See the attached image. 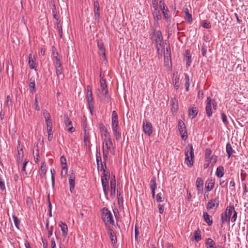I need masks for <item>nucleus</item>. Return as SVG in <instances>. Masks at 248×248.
Wrapping results in <instances>:
<instances>
[{
    "label": "nucleus",
    "mask_w": 248,
    "mask_h": 248,
    "mask_svg": "<svg viewBox=\"0 0 248 248\" xmlns=\"http://www.w3.org/2000/svg\"><path fill=\"white\" fill-rule=\"evenodd\" d=\"M185 163L189 167H191L193 165L194 159V154L193 146L191 144H188L185 151Z\"/></svg>",
    "instance_id": "obj_1"
},
{
    "label": "nucleus",
    "mask_w": 248,
    "mask_h": 248,
    "mask_svg": "<svg viewBox=\"0 0 248 248\" xmlns=\"http://www.w3.org/2000/svg\"><path fill=\"white\" fill-rule=\"evenodd\" d=\"M234 209V207L233 205H230L226 207L225 211L221 214L220 222L222 224L225 222H230L231 216Z\"/></svg>",
    "instance_id": "obj_2"
},
{
    "label": "nucleus",
    "mask_w": 248,
    "mask_h": 248,
    "mask_svg": "<svg viewBox=\"0 0 248 248\" xmlns=\"http://www.w3.org/2000/svg\"><path fill=\"white\" fill-rule=\"evenodd\" d=\"M102 219L106 226L109 224L114 225V221L111 212L107 208H104L102 212Z\"/></svg>",
    "instance_id": "obj_3"
},
{
    "label": "nucleus",
    "mask_w": 248,
    "mask_h": 248,
    "mask_svg": "<svg viewBox=\"0 0 248 248\" xmlns=\"http://www.w3.org/2000/svg\"><path fill=\"white\" fill-rule=\"evenodd\" d=\"M151 30L152 31V34L151 39L152 42L155 43L156 45L159 44L161 46V43L163 41V36L161 31H158L156 32L154 28H152Z\"/></svg>",
    "instance_id": "obj_4"
},
{
    "label": "nucleus",
    "mask_w": 248,
    "mask_h": 248,
    "mask_svg": "<svg viewBox=\"0 0 248 248\" xmlns=\"http://www.w3.org/2000/svg\"><path fill=\"white\" fill-rule=\"evenodd\" d=\"M87 100L89 105V108L90 113L93 115L94 106H93V93L92 91V88L90 86L88 85L87 87Z\"/></svg>",
    "instance_id": "obj_5"
},
{
    "label": "nucleus",
    "mask_w": 248,
    "mask_h": 248,
    "mask_svg": "<svg viewBox=\"0 0 248 248\" xmlns=\"http://www.w3.org/2000/svg\"><path fill=\"white\" fill-rule=\"evenodd\" d=\"M178 128L181 135L182 139L184 140H186L187 138V130L185 123L181 120L178 121Z\"/></svg>",
    "instance_id": "obj_6"
},
{
    "label": "nucleus",
    "mask_w": 248,
    "mask_h": 248,
    "mask_svg": "<svg viewBox=\"0 0 248 248\" xmlns=\"http://www.w3.org/2000/svg\"><path fill=\"white\" fill-rule=\"evenodd\" d=\"M219 198L217 197L214 199L210 200L208 202L206 205V208L207 210H210L213 208L217 209L219 206Z\"/></svg>",
    "instance_id": "obj_7"
},
{
    "label": "nucleus",
    "mask_w": 248,
    "mask_h": 248,
    "mask_svg": "<svg viewBox=\"0 0 248 248\" xmlns=\"http://www.w3.org/2000/svg\"><path fill=\"white\" fill-rule=\"evenodd\" d=\"M143 130L148 136H150L153 133V126L152 124L147 121L143 122Z\"/></svg>",
    "instance_id": "obj_8"
},
{
    "label": "nucleus",
    "mask_w": 248,
    "mask_h": 248,
    "mask_svg": "<svg viewBox=\"0 0 248 248\" xmlns=\"http://www.w3.org/2000/svg\"><path fill=\"white\" fill-rule=\"evenodd\" d=\"M17 165L19 166L22 164L23 161V158L24 156V153L22 148L20 147L19 141H18V145L17 147Z\"/></svg>",
    "instance_id": "obj_9"
},
{
    "label": "nucleus",
    "mask_w": 248,
    "mask_h": 248,
    "mask_svg": "<svg viewBox=\"0 0 248 248\" xmlns=\"http://www.w3.org/2000/svg\"><path fill=\"white\" fill-rule=\"evenodd\" d=\"M64 122L66 126L68 127V131L71 133L75 131V128L72 126V122L68 117L67 114L64 115Z\"/></svg>",
    "instance_id": "obj_10"
},
{
    "label": "nucleus",
    "mask_w": 248,
    "mask_h": 248,
    "mask_svg": "<svg viewBox=\"0 0 248 248\" xmlns=\"http://www.w3.org/2000/svg\"><path fill=\"white\" fill-rule=\"evenodd\" d=\"M75 176L73 172L69 175L68 181L70 186V191L73 193L75 188Z\"/></svg>",
    "instance_id": "obj_11"
},
{
    "label": "nucleus",
    "mask_w": 248,
    "mask_h": 248,
    "mask_svg": "<svg viewBox=\"0 0 248 248\" xmlns=\"http://www.w3.org/2000/svg\"><path fill=\"white\" fill-rule=\"evenodd\" d=\"M196 187L198 194H202L203 192V181L201 177L197 178L196 180Z\"/></svg>",
    "instance_id": "obj_12"
},
{
    "label": "nucleus",
    "mask_w": 248,
    "mask_h": 248,
    "mask_svg": "<svg viewBox=\"0 0 248 248\" xmlns=\"http://www.w3.org/2000/svg\"><path fill=\"white\" fill-rule=\"evenodd\" d=\"M207 104L206 106V113L208 117H210L212 115V110L211 108V102L212 99L210 97H208L207 98Z\"/></svg>",
    "instance_id": "obj_13"
},
{
    "label": "nucleus",
    "mask_w": 248,
    "mask_h": 248,
    "mask_svg": "<svg viewBox=\"0 0 248 248\" xmlns=\"http://www.w3.org/2000/svg\"><path fill=\"white\" fill-rule=\"evenodd\" d=\"M60 162L62 165V170L61 171V175L63 176V171L64 170L65 174L67 173V165L66 163V159L63 156H62L60 158Z\"/></svg>",
    "instance_id": "obj_14"
},
{
    "label": "nucleus",
    "mask_w": 248,
    "mask_h": 248,
    "mask_svg": "<svg viewBox=\"0 0 248 248\" xmlns=\"http://www.w3.org/2000/svg\"><path fill=\"white\" fill-rule=\"evenodd\" d=\"M100 6L98 0L94 1V13L95 19L98 20L100 17Z\"/></svg>",
    "instance_id": "obj_15"
},
{
    "label": "nucleus",
    "mask_w": 248,
    "mask_h": 248,
    "mask_svg": "<svg viewBox=\"0 0 248 248\" xmlns=\"http://www.w3.org/2000/svg\"><path fill=\"white\" fill-rule=\"evenodd\" d=\"M97 46L100 53L103 55V58L106 60L105 48L104 47V43L102 40L97 41Z\"/></svg>",
    "instance_id": "obj_16"
},
{
    "label": "nucleus",
    "mask_w": 248,
    "mask_h": 248,
    "mask_svg": "<svg viewBox=\"0 0 248 248\" xmlns=\"http://www.w3.org/2000/svg\"><path fill=\"white\" fill-rule=\"evenodd\" d=\"M108 233L109 235L112 243L113 244H116L117 241L116 234L110 227L108 228Z\"/></svg>",
    "instance_id": "obj_17"
},
{
    "label": "nucleus",
    "mask_w": 248,
    "mask_h": 248,
    "mask_svg": "<svg viewBox=\"0 0 248 248\" xmlns=\"http://www.w3.org/2000/svg\"><path fill=\"white\" fill-rule=\"evenodd\" d=\"M199 112L198 109L196 107H192L188 109V116L191 119L195 118Z\"/></svg>",
    "instance_id": "obj_18"
},
{
    "label": "nucleus",
    "mask_w": 248,
    "mask_h": 248,
    "mask_svg": "<svg viewBox=\"0 0 248 248\" xmlns=\"http://www.w3.org/2000/svg\"><path fill=\"white\" fill-rule=\"evenodd\" d=\"M100 131L105 138L108 137L109 136L107 128L105 127L104 124L102 123H100L99 124Z\"/></svg>",
    "instance_id": "obj_19"
},
{
    "label": "nucleus",
    "mask_w": 248,
    "mask_h": 248,
    "mask_svg": "<svg viewBox=\"0 0 248 248\" xmlns=\"http://www.w3.org/2000/svg\"><path fill=\"white\" fill-rule=\"evenodd\" d=\"M205 185V187L207 190L208 191H210L214 187L215 181L211 179H208L206 182Z\"/></svg>",
    "instance_id": "obj_20"
},
{
    "label": "nucleus",
    "mask_w": 248,
    "mask_h": 248,
    "mask_svg": "<svg viewBox=\"0 0 248 248\" xmlns=\"http://www.w3.org/2000/svg\"><path fill=\"white\" fill-rule=\"evenodd\" d=\"M59 225L61 228L62 236L65 237L68 232V227L67 225L64 223L61 222Z\"/></svg>",
    "instance_id": "obj_21"
},
{
    "label": "nucleus",
    "mask_w": 248,
    "mask_h": 248,
    "mask_svg": "<svg viewBox=\"0 0 248 248\" xmlns=\"http://www.w3.org/2000/svg\"><path fill=\"white\" fill-rule=\"evenodd\" d=\"M101 182L103 191L105 196H107L108 194L109 191L108 181L107 180L104 181L103 180H102Z\"/></svg>",
    "instance_id": "obj_22"
},
{
    "label": "nucleus",
    "mask_w": 248,
    "mask_h": 248,
    "mask_svg": "<svg viewBox=\"0 0 248 248\" xmlns=\"http://www.w3.org/2000/svg\"><path fill=\"white\" fill-rule=\"evenodd\" d=\"M29 64L30 68L31 69H34L36 67L37 64L36 63L34 59V57H32V54H30L29 55Z\"/></svg>",
    "instance_id": "obj_23"
},
{
    "label": "nucleus",
    "mask_w": 248,
    "mask_h": 248,
    "mask_svg": "<svg viewBox=\"0 0 248 248\" xmlns=\"http://www.w3.org/2000/svg\"><path fill=\"white\" fill-rule=\"evenodd\" d=\"M226 152L228 158H230L233 153H235L229 142L226 144Z\"/></svg>",
    "instance_id": "obj_24"
},
{
    "label": "nucleus",
    "mask_w": 248,
    "mask_h": 248,
    "mask_svg": "<svg viewBox=\"0 0 248 248\" xmlns=\"http://www.w3.org/2000/svg\"><path fill=\"white\" fill-rule=\"evenodd\" d=\"M29 88L31 89L30 93H33L36 92L35 82L34 78H31L30 79V83L29 84Z\"/></svg>",
    "instance_id": "obj_25"
},
{
    "label": "nucleus",
    "mask_w": 248,
    "mask_h": 248,
    "mask_svg": "<svg viewBox=\"0 0 248 248\" xmlns=\"http://www.w3.org/2000/svg\"><path fill=\"white\" fill-rule=\"evenodd\" d=\"M205 245L207 248H217L215 242L210 238L206 239Z\"/></svg>",
    "instance_id": "obj_26"
},
{
    "label": "nucleus",
    "mask_w": 248,
    "mask_h": 248,
    "mask_svg": "<svg viewBox=\"0 0 248 248\" xmlns=\"http://www.w3.org/2000/svg\"><path fill=\"white\" fill-rule=\"evenodd\" d=\"M86 128V124H85L84 125V142L87 145V144L90 143V135H89V133L87 132Z\"/></svg>",
    "instance_id": "obj_27"
},
{
    "label": "nucleus",
    "mask_w": 248,
    "mask_h": 248,
    "mask_svg": "<svg viewBox=\"0 0 248 248\" xmlns=\"http://www.w3.org/2000/svg\"><path fill=\"white\" fill-rule=\"evenodd\" d=\"M216 174L218 178H221L224 174V169L223 166H219L217 169Z\"/></svg>",
    "instance_id": "obj_28"
},
{
    "label": "nucleus",
    "mask_w": 248,
    "mask_h": 248,
    "mask_svg": "<svg viewBox=\"0 0 248 248\" xmlns=\"http://www.w3.org/2000/svg\"><path fill=\"white\" fill-rule=\"evenodd\" d=\"M203 218L209 226L212 225L213 224V220L212 219H210V216L207 212H203Z\"/></svg>",
    "instance_id": "obj_29"
},
{
    "label": "nucleus",
    "mask_w": 248,
    "mask_h": 248,
    "mask_svg": "<svg viewBox=\"0 0 248 248\" xmlns=\"http://www.w3.org/2000/svg\"><path fill=\"white\" fill-rule=\"evenodd\" d=\"M175 98H171L170 100L171 105V110L172 111L174 112H177L178 109V105L177 103H175Z\"/></svg>",
    "instance_id": "obj_30"
},
{
    "label": "nucleus",
    "mask_w": 248,
    "mask_h": 248,
    "mask_svg": "<svg viewBox=\"0 0 248 248\" xmlns=\"http://www.w3.org/2000/svg\"><path fill=\"white\" fill-rule=\"evenodd\" d=\"M47 167L46 163L44 162L42 163L41 168H40V171H41V174L40 176L41 178H43L44 177H45L46 173L47 171Z\"/></svg>",
    "instance_id": "obj_31"
},
{
    "label": "nucleus",
    "mask_w": 248,
    "mask_h": 248,
    "mask_svg": "<svg viewBox=\"0 0 248 248\" xmlns=\"http://www.w3.org/2000/svg\"><path fill=\"white\" fill-rule=\"evenodd\" d=\"M175 74H173V84L174 86V87L176 89L178 90L180 87V83H179V78L177 76H175L174 77Z\"/></svg>",
    "instance_id": "obj_32"
},
{
    "label": "nucleus",
    "mask_w": 248,
    "mask_h": 248,
    "mask_svg": "<svg viewBox=\"0 0 248 248\" xmlns=\"http://www.w3.org/2000/svg\"><path fill=\"white\" fill-rule=\"evenodd\" d=\"M106 168L103 169V176L101 177V180H103L108 181L110 178V173L108 170H106Z\"/></svg>",
    "instance_id": "obj_33"
},
{
    "label": "nucleus",
    "mask_w": 248,
    "mask_h": 248,
    "mask_svg": "<svg viewBox=\"0 0 248 248\" xmlns=\"http://www.w3.org/2000/svg\"><path fill=\"white\" fill-rule=\"evenodd\" d=\"M184 12L186 13V17L185 19L188 23H191L192 21V17L191 14H189L188 12V9L187 8H186L184 10Z\"/></svg>",
    "instance_id": "obj_34"
},
{
    "label": "nucleus",
    "mask_w": 248,
    "mask_h": 248,
    "mask_svg": "<svg viewBox=\"0 0 248 248\" xmlns=\"http://www.w3.org/2000/svg\"><path fill=\"white\" fill-rule=\"evenodd\" d=\"M156 179L155 177H153L150 182V187L151 190H155L156 188Z\"/></svg>",
    "instance_id": "obj_35"
},
{
    "label": "nucleus",
    "mask_w": 248,
    "mask_h": 248,
    "mask_svg": "<svg viewBox=\"0 0 248 248\" xmlns=\"http://www.w3.org/2000/svg\"><path fill=\"white\" fill-rule=\"evenodd\" d=\"M170 46H168L166 49V51L164 53V57L165 61L167 59L168 61L170 60L171 55H170Z\"/></svg>",
    "instance_id": "obj_36"
},
{
    "label": "nucleus",
    "mask_w": 248,
    "mask_h": 248,
    "mask_svg": "<svg viewBox=\"0 0 248 248\" xmlns=\"http://www.w3.org/2000/svg\"><path fill=\"white\" fill-rule=\"evenodd\" d=\"M211 154H212V150L210 149L207 148L205 150V156H204V159H205V161H206V162L209 161L210 156L211 155Z\"/></svg>",
    "instance_id": "obj_37"
},
{
    "label": "nucleus",
    "mask_w": 248,
    "mask_h": 248,
    "mask_svg": "<svg viewBox=\"0 0 248 248\" xmlns=\"http://www.w3.org/2000/svg\"><path fill=\"white\" fill-rule=\"evenodd\" d=\"M108 150H106V149H104L103 148V157L104 159V163L105 168H106V161L107 160L108 157Z\"/></svg>",
    "instance_id": "obj_38"
},
{
    "label": "nucleus",
    "mask_w": 248,
    "mask_h": 248,
    "mask_svg": "<svg viewBox=\"0 0 248 248\" xmlns=\"http://www.w3.org/2000/svg\"><path fill=\"white\" fill-rule=\"evenodd\" d=\"M114 136L117 141H119L121 138V134L119 132L118 129H112Z\"/></svg>",
    "instance_id": "obj_39"
},
{
    "label": "nucleus",
    "mask_w": 248,
    "mask_h": 248,
    "mask_svg": "<svg viewBox=\"0 0 248 248\" xmlns=\"http://www.w3.org/2000/svg\"><path fill=\"white\" fill-rule=\"evenodd\" d=\"M162 192L158 193L156 196V201L158 202H160L164 201V193L163 190H162Z\"/></svg>",
    "instance_id": "obj_40"
},
{
    "label": "nucleus",
    "mask_w": 248,
    "mask_h": 248,
    "mask_svg": "<svg viewBox=\"0 0 248 248\" xmlns=\"http://www.w3.org/2000/svg\"><path fill=\"white\" fill-rule=\"evenodd\" d=\"M194 238L196 242H199L202 239L201 231L198 229L194 232Z\"/></svg>",
    "instance_id": "obj_41"
},
{
    "label": "nucleus",
    "mask_w": 248,
    "mask_h": 248,
    "mask_svg": "<svg viewBox=\"0 0 248 248\" xmlns=\"http://www.w3.org/2000/svg\"><path fill=\"white\" fill-rule=\"evenodd\" d=\"M5 106L9 108L10 107H12V98L9 95L7 96L6 100L5 103Z\"/></svg>",
    "instance_id": "obj_42"
},
{
    "label": "nucleus",
    "mask_w": 248,
    "mask_h": 248,
    "mask_svg": "<svg viewBox=\"0 0 248 248\" xmlns=\"http://www.w3.org/2000/svg\"><path fill=\"white\" fill-rule=\"evenodd\" d=\"M56 73L58 78H60L62 74L63 68L62 66L56 67Z\"/></svg>",
    "instance_id": "obj_43"
},
{
    "label": "nucleus",
    "mask_w": 248,
    "mask_h": 248,
    "mask_svg": "<svg viewBox=\"0 0 248 248\" xmlns=\"http://www.w3.org/2000/svg\"><path fill=\"white\" fill-rule=\"evenodd\" d=\"M221 120L225 125H227L229 124V122L227 120V117L224 112L220 113Z\"/></svg>",
    "instance_id": "obj_44"
},
{
    "label": "nucleus",
    "mask_w": 248,
    "mask_h": 248,
    "mask_svg": "<svg viewBox=\"0 0 248 248\" xmlns=\"http://www.w3.org/2000/svg\"><path fill=\"white\" fill-rule=\"evenodd\" d=\"M207 49V46L205 44L203 43L202 44V48H201V51H202V56L206 57Z\"/></svg>",
    "instance_id": "obj_45"
},
{
    "label": "nucleus",
    "mask_w": 248,
    "mask_h": 248,
    "mask_svg": "<svg viewBox=\"0 0 248 248\" xmlns=\"http://www.w3.org/2000/svg\"><path fill=\"white\" fill-rule=\"evenodd\" d=\"M12 217L16 227L18 229H19V225L20 224V220L18 219V217L15 215H13L12 216Z\"/></svg>",
    "instance_id": "obj_46"
},
{
    "label": "nucleus",
    "mask_w": 248,
    "mask_h": 248,
    "mask_svg": "<svg viewBox=\"0 0 248 248\" xmlns=\"http://www.w3.org/2000/svg\"><path fill=\"white\" fill-rule=\"evenodd\" d=\"M54 65L55 67H58L62 65V62H60V59L57 57V56H55L54 57Z\"/></svg>",
    "instance_id": "obj_47"
},
{
    "label": "nucleus",
    "mask_w": 248,
    "mask_h": 248,
    "mask_svg": "<svg viewBox=\"0 0 248 248\" xmlns=\"http://www.w3.org/2000/svg\"><path fill=\"white\" fill-rule=\"evenodd\" d=\"M217 156L215 155H213L211 157H210L209 163L211 164L212 166H214V165L217 162Z\"/></svg>",
    "instance_id": "obj_48"
},
{
    "label": "nucleus",
    "mask_w": 248,
    "mask_h": 248,
    "mask_svg": "<svg viewBox=\"0 0 248 248\" xmlns=\"http://www.w3.org/2000/svg\"><path fill=\"white\" fill-rule=\"evenodd\" d=\"M102 91H105L104 94L105 96V97H107V95L108 94V91L107 89V85L104 84V85H100Z\"/></svg>",
    "instance_id": "obj_49"
},
{
    "label": "nucleus",
    "mask_w": 248,
    "mask_h": 248,
    "mask_svg": "<svg viewBox=\"0 0 248 248\" xmlns=\"http://www.w3.org/2000/svg\"><path fill=\"white\" fill-rule=\"evenodd\" d=\"M153 15L155 19L156 20H158L161 18V16L160 14V12L157 11V10L153 13Z\"/></svg>",
    "instance_id": "obj_50"
},
{
    "label": "nucleus",
    "mask_w": 248,
    "mask_h": 248,
    "mask_svg": "<svg viewBox=\"0 0 248 248\" xmlns=\"http://www.w3.org/2000/svg\"><path fill=\"white\" fill-rule=\"evenodd\" d=\"M112 121V129H118L119 128V123L118 120H111Z\"/></svg>",
    "instance_id": "obj_51"
},
{
    "label": "nucleus",
    "mask_w": 248,
    "mask_h": 248,
    "mask_svg": "<svg viewBox=\"0 0 248 248\" xmlns=\"http://www.w3.org/2000/svg\"><path fill=\"white\" fill-rule=\"evenodd\" d=\"M43 116L44 117L45 121H46V120L51 119V116H50V114L46 109L44 110Z\"/></svg>",
    "instance_id": "obj_52"
},
{
    "label": "nucleus",
    "mask_w": 248,
    "mask_h": 248,
    "mask_svg": "<svg viewBox=\"0 0 248 248\" xmlns=\"http://www.w3.org/2000/svg\"><path fill=\"white\" fill-rule=\"evenodd\" d=\"M60 21H59L58 22H57V28H58V31H59V32L60 33V35L61 37H62V25L61 24V23H60Z\"/></svg>",
    "instance_id": "obj_53"
},
{
    "label": "nucleus",
    "mask_w": 248,
    "mask_h": 248,
    "mask_svg": "<svg viewBox=\"0 0 248 248\" xmlns=\"http://www.w3.org/2000/svg\"><path fill=\"white\" fill-rule=\"evenodd\" d=\"M162 12H163L164 18L166 20H169L170 17V16H169V15L168 14V12H169V10H168V8H167V9L166 10L163 11Z\"/></svg>",
    "instance_id": "obj_54"
},
{
    "label": "nucleus",
    "mask_w": 248,
    "mask_h": 248,
    "mask_svg": "<svg viewBox=\"0 0 248 248\" xmlns=\"http://www.w3.org/2000/svg\"><path fill=\"white\" fill-rule=\"evenodd\" d=\"M110 188H115L116 187V181L115 176H113V178L111 179L110 181Z\"/></svg>",
    "instance_id": "obj_55"
},
{
    "label": "nucleus",
    "mask_w": 248,
    "mask_h": 248,
    "mask_svg": "<svg viewBox=\"0 0 248 248\" xmlns=\"http://www.w3.org/2000/svg\"><path fill=\"white\" fill-rule=\"evenodd\" d=\"M202 27L204 28L208 29L211 28V25L210 23L209 22H204L202 23Z\"/></svg>",
    "instance_id": "obj_56"
},
{
    "label": "nucleus",
    "mask_w": 248,
    "mask_h": 248,
    "mask_svg": "<svg viewBox=\"0 0 248 248\" xmlns=\"http://www.w3.org/2000/svg\"><path fill=\"white\" fill-rule=\"evenodd\" d=\"M28 162H29V160L27 159H26L24 160V163L23 164L22 171L23 172H24L25 174H27V172H26V165H27V163H28Z\"/></svg>",
    "instance_id": "obj_57"
},
{
    "label": "nucleus",
    "mask_w": 248,
    "mask_h": 248,
    "mask_svg": "<svg viewBox=\"0 0 248 248\" xmlns=\"http://www.w3.org/2000/svg\"><path fill=\"white\" fill-rule=\"evenodd\" d=\"M191 56H187L185 57V59L186 61V64L188 66L190 65L191 62Z\"/></svg>",
    "instance_id": "obj_58"
},
{
    "label": "nucleus",
    "mask_w": 248,
    "mask_h": 248,
    "mask_svg": "<svg viewBox=\"0 0 248 248\" xmlns=\"http://www.w3.org/2000/svg\"><path fill=\"white\" fill-rule=\"evenodd\" d=\"M39 150L37 149L36 150V155H34V160L35 163H38L39 160Z\"/></svg>",
    "instance_id": "obj_59"
},
{
    "label": "nucleus",
    "mask_w": 248,
    "mask_h": 248,
    "mask_svg": "<svg viewBox=\"0 0 248 248\" xmlns=\"http://www.w3.org/2000/svg\"><path fill=\"white\" fill-rule=\"evenodd\" d=\"M45 122L47 126V128L53 127L51 119L46 120V121H45Z\"/></svg>",
    "instance_id": "obj_60"
},
{
    "label": "nucleus",
    "mask_w": 248,
    "mask_h": 248,
    "mask_svg": "<svg viewBox=\"0 0 248 248\" xmlns=\"http://www.w3.org/2000/svg\"><path fill=\"white\" fill-rule=\"evenodd\" d=\"M233 214L231 218V221L232 222H234L236 221V219L237 217V213L235 211L234 209V210H233Z\"/></svg>",
    "instance_id": "obj_61"
},
{
    "label": "nucleus",
    "mask_w": 248,
    "mask_h": 248,
    "mask_svg": "<svg viewBox=\"0 0 248 248\" xmlns=\"http://www.w3.org/2000/svg\"><path fill=\"white\" fill-rule=\"evenodd\" d=\"M111 120H118L117 113L115 110L112 112Z\"/></svg>",
    "instance_id": "obj_62"
},
{
    "label": "nucleus",
    "mask_w": 248,
    "mask_h": 248,
    "mask_svg": "<svg viewBox=\"0 0 248 248\" xmlns=\"http://www.w3.org/2000/svg\"><path fill=\"white\" fill-rule=\"evenodd\" d=\"M240 175H241V179L242 181H245L246 177V175H247L246 172L244 170H241Z\"/></svg>",
    "instance_id": "obj_63"
},
{
    "label": "nucleus",
    "mask_w": 248,
    "mask_h": 248,
    "mask_svg": "<svg viewBox=\"0 0 248 248\" xmlns=\"http://www.w3.org/2000/svg\"><path fill=\"white\" fill-rule=\"evenodd\" d=\"M158 210H159V213L160 214H162L163 213L164 210V205L159 203L158 205Z\"/></svg>",
    "instance_id": "obj_64"
}]
</instances>
